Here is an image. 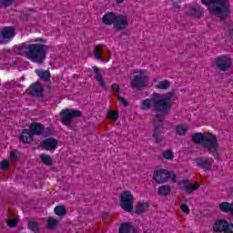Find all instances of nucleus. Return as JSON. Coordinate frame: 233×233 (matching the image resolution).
<instances>
[{
  "label": "nucleus",
  "instance_id": "28",
  "mask_svg": "<svg viewBox=\"0 0 233 233\" xmlns=\"http://www.w3.org/2000/svg\"><path fill=\"white\" fill-rule=\"evenodd\" d=\"M187 131L188 127H187V125H178L176 127V133L177 134V136H185Z\"/></svg>",
  "mask_w": 233,
  "mask_h": 233
},
{
  "label": "nucleus",
  "instance_id": "49",
  "mask_svg": "<svg viewBox=\"0 0 233 233\" xmlns=\"http://www.w3.org/2000/svg\"><path fill=\"white\" fill-rule=\"evenodd\" d=\"M101 61H103L104 63H108L109 61H110V58H108V59H102Z\"/></svg>",
  "mask_w": 233,
  "mask_h": 233
},
{
  "label": "nucleus",
  "instance_id": "29",
  "mask_svg": "<svg viewBox=\"0 0 233 233\" xmlns=\"http://www.w3.org/2000/svg\"><path fill=\"white\" fill-rule=\"evenodd\" d=\"M199 187H200L199 183H195L191 186H189V184H188L185 189V192H186V194H192V192L198 190V188H199Z\"/></svg>",
  "mask_w": 233,
  "mask_h": 233
},
{
  "label": "nucleus",
  "instance_id": "34",
  "mask_svg": "<svg viewBox=\"0 0 233 233\" xmlns=\"http://www.w3.org/2000/svg\"><path fill=\"white\" fill-rule=\"evenodd\" d=\"M93 54L95 56V58L98 59V60H101V56H102V53H101V46H96L93 51Z\"/></svg>",
  "mask_w": 233,
  "mask_h": 233
},
{
  "label": "nucleus",
  "instance_id": "15",
  "mask_svg": "<svg viewBox=\"0 0 233 233\" xmlns=\"http://www.w3.org/2000/svg\"><path fill=\"white\" fill-rule=\"evenodd\" d=\"M45 126L38 122H33L29 126V131H31L33 137L43 136V134H45Z\"/></svg>",
  "mask_w": 233,
  "mask_h": 233
},
{
  "label": "nucleus",
  "instance_id": "9",
  "mask_svg": "<svg viewBox=\"0 0 233 233\" xmlns=\"http://www.w3.org/2000/svg\"><path fill=\"white\" fill-rule=\"evenodd\" d=\"M215 65L221 72H227L232 68V58L227 55H222L215 59Z\"/></svg>",
  "mask_w": 233,
  "mask_h": 233
},
{
  "label": "nucleus",
  "instance_id": "43",
  "mask_svg": "<svg viewBox=\"0 0 233 233\" xmlns=\"http://www.w3.org/2000/svg\"><path fill=\"white\" fill-rule=\"evenodd\" d=\"M227 225L228 227H226L224 233H233V223L230 224L229 222H228Z\"/></svg>",
  "mask_w": 233,
  "mask_h": 233
},
{
  "label": "nucleus",
  "instance_id": "33",
  "mask_svg": "<svg viewBox=\"0 0 233 233\" xmlns=\"http://www.w3.org/2000/svg\"><path fill=\"white\" fill-rule=\"evenodd\" d=\"M163 157L170 161L174 159V152H172L170 149H167L163 152Z\"/></svg>",
  "mask_w": 233,
  "mask_h": 233
},
{
  "label": "nucleus",
  "instance_id": "2",
  "mask_svg": "<svg viewBox=\"0 0 233 233\" xmlns=\"http://www.w3.org/2000/svg\"><path fill=\"white\" fill-rule=\"evenodd\" d=\"M19 56H23L36 65H43L46 61V54H48V46L45 44H30L25 42L17 46Z\"/></svg>",
  "mask_w": 233,
  "mask_h": 233
},
{
  "label": "nucleus",
  "instance_id": "38",
  "mask_svg": "<svg viewBox=\"0 0 233 233\" xmlns=\"http://www.w3.org/2000/svg\"><path fill=\"white\" fill-rule=\"evenodd\" d=\"M19 152L17 150H13L10 153V157L13 159V161H19Z\"/></svg>",
  "mask_w": 233,
  "mask_h": 233
},
{
  "label": "nucleus",
  "instance_id": "42",
  "mask_svg": "<svg viewBox=\"0 0 233 233\" xmlns=\"http://www.w3.org/2000/svg\"><path fill=\"white\" fill-rule=\"evenodd\" d=\"M111 88L114 92L116 94H121V89L119 88V85L117 84H112Z\"/></svg>",
  "mask_w": 233,
  "mask_h": 233
},
{
  "label": "nucleus",
  "instance_id": "32",
  "mask_svg": "<svg viewBox=\"0 0 233 233\" xmlns=\"http://www.w3.org/2000/svg\"><path fill=\"white\" fill-rule=\"evenodd\" d=\"M107 117L112 121H117L119 118V111H108Z\"/></svg>",
  "mask_w": 233,
  "mask_h": 233
},
{
  "label": "nucleus",
  "instance_id": "40",
  "mask_svg": "<svg viewBox=\"0 0 233 233\" xmlns=\"http://www.w3.org/2000/svg\"><path fill=\"white\" fill-rule=\"evenodd\" d=\"M169 179L171 178L172 183H177V176H176V172L168 171Z\"/></svg>",
  "mask_w": 233,
  "mask_h": 233
},
{
  "label": "nucleus",
  "instance_id": "1",
  "mask_svg": "<svg viewBox=\"0 0 233 233\" xmlns=\"http://www.w3.org/2000/svg\"><path fill=\"white\" fill-rule=\"evenodd\" d=\"M174 101H176V94L167 92L162 96L159 93H153L151 100L147 98L141 102V110H149L153 103V112L156 114L153 118V137L156 143L163 141V137H161L165 130L163 121L172 110Z\"/></svg>",
  "mask_w": 233,
  "mask_h": 233
},
{
  "label": "nucleus",
  "instance_id": "45",
  "mask_svg": "<svg viewBox=\"0 0 233 233\" xmlns=\"http://www.w3.org/2000/svg\"><path fill=\"white\" fill-rule=\"evenodd\" d=\"M6 223L8 225V227H11V228H14V227H15L17 225V221L16 220H6Z\"/></svg>",
  "mask_w": 233,
  "mask_h": 233
},
{
  "label": "nucleus",
  "instance_id": "7",
  "mask_svg": "<svg viewBox=\"0 0 233 233\" xmlns=\"http://www.w3.org/2000/svg\"><path fill=\"white\" fill-rule=\"evenodd\" d=\"M120 207L126 212H132L134 209V195H132V192L127 190L121 194Z\"/></svg>",
  "mask_w": 233,
  "mask_h": 233
},
{
  "label": "nucleus",
  "instance_id": "24",
  "mask_svg": "<svg viewBox=\"0 0 233 233\" xmlns=\"http://www.w3.org/2000/svg\"><path fill=\"white\" fill-rule=\"evenodd\" d=\"M172 192V187L169 185L160 186L158 187L159 196H168Z\"/></svg>",
  "mask_w": 233,
  "mask_h": 233
},
{
  "label": "nucleus",
  "instance_id": "48",
  "mask_svg": "<svg viewBox=\"0 0 233 233\" xmlns=\"http://www.w3.org/2000/svg\"><path fill=\"white\" fill-rule=\"evenodd\" d=\"M116 3H117L118 5H121V4L125 3V0H116Z\"/></svg>",
  "mask_w": 233,
  "mask_h": 233
},
{
  "label": "nucleus",
  "instance_id": "36",
  "mask_svg": "<svg viewBox=\"0 0 233 233\" xmlns=\"http://www.w3.org/2000/svg\"><path fill=\"white\" fill-rule=\"evenodd\" d=\"M57 227V219L56 218H49L47 220V228H56Z\"/></svg>",
  "mask_w": 233,
  "mask_h": 233
},
{
  "label": "nucleus",
  "instance_id": "22",
  "mask_svg": "<svg viewBox=\"0 0 233 233\" xmlns=\"http://www.w3.org/2000/svg\"><path fill=\"white\" fill-rule=\"evenodd\" d=\"M148 208H150V204L148 202H138L135 209V214H138L139 216L147 211Z\"/></svg>",
  "mask_w": 233,
  "mask_h": 233
},
{
  "label": "nucleus",
  "instance_id": "23",
  "mask_svg": "<svg viewBox=\"0 0 233 233\" xmlns=\"http://www.w3.org/2000/svg\"><path fill=\"white\" fill-rule=\"evenodd\" d=\"M218 208L220 212H224L225 214H231L232 213V202H222L219 204Z\"/></svg>",
  "mask_w": 233,
  "mask_h": 233
},
{
  "label": "nucleus",
  "instance_id": "25",
  "mask_svg": "<svg viewBox=\"0 0 233 233\" xmlns=\"http://www.w3.org/2000/svg\"><path fill=\"white\" fill-rule=\"evenodd\" d=\"M40 159L44 165H46L47 167H52L54 165V160H52V157L46 154H41Z\"/></svg>",
  "mask_w": 233,
  "mask_h": 233
},
{
  "label": "nucleus",
  "instance_id": "16",
  "mask_svg": "<svg viewBox=\"0 0 233 233\" xmlns=\"http://www.w3.org/2000/svg\"><path fill=\"white\" fill-rule=\"evenodd\" d=\"M19 139L20 141H22V143L29 145V143H32V141H34V135L32 134L30 129H23Z\"/></svg>",
  "mask_w": 233,
  "mask_h": 233
},
{
  "label": "nucleus",
  "instance_id": "11",
  "mask_svg": "<svg viewBox=\"0 0 233 233\" xmlns=\"http://www.w3.org/2000/svg\"><path fill=\"white\" fill-rule=\"evenodd\" d=\"M195 162L197 163L198 167H199V168L204 170V172H208L210 168H212V165H214V158L200 157L196 158Z\"/></svg>",
  "mask_w": 233,
  "mask_h": 233
},
{
  "label": "nucleus",
  "instance_id": "14",
  "mask_svg": "<svg viewBox=\"0 0 233 233\" xmlns=\"http://www.w3.org/2000/svg\"><path fill=\"white\" fill-rule=\"evenodd\" d=\"M58 145L59 141L54 137L46 138L41 142L42 148L45 150H49L50 152H55Z\"/></svg>",
  "mask_w": 233,
  "mask_h": 233
},
{
  "label": "nucleus",
  "instance_id": "19",
  "mask_svg": "<svg viewBox=\"0 0 233 233\" xmlns=\"http://www.w3.org/2000/svg\"><path fill=\"white\" fill-rule=\"evenodd\" d=\"M117 16V15H115L114 12H109L106 13L103 17H102V22L104 23V25H113L116 23V17Z\"/></svg>",
  "mask_w": 233,
  "mask_h": 233
},
{
  "label": "nucleus",
  "instance_id": "10",
  "mask_svg": "<svg viewBox=\"0 0 233 233\" xmlns=\"http://www.w3.org/2000/svg\"><path fill=\"white\" fill-rule=\"evenodd\" d=\"M153 179L157 183V185H163V183H167L170 179V174L167 169H157L153 173Z\"/></svg>",
  "mask_w": 233,
  "mask_h": 233
},
{
  "label": "nucleus",
  "instance_id": "21",
  "mask_svg": "<svg viewBox=\"0 0 233 233\" xmlns=\"http://www.w3.org/2000/svg\"><path fill=\"white\" fill-rule=\"evenodd\" d=\"M35 74L38 76L39 79H42V81L50 83V77L52 76L49 70L36 69Z\"/></svg>",
  "mask_w": 233,
  "mask_h": 233
},
{
  "label": "nucleus",
  "instance_id": "5",
  "mask_svg": "<svg viewBox=\"0 0 233 233\" xmlns=\"http://www.w3.org/2000/svg\"><path fill=\"white\" fill-rule=\"evenodd\" d=\"M135 75L131 80V88L134 90H142L145 88V85L148 83V76L145 75V70H139L136 72Z\"/></svg>",
  "mask_w": 233,
  "mask_h": 233
},
{
  "label": "nucleus",
  "instance_id": "26",
  "mask_svg": "<svg viewBox=\"0 0 233 233\" xmlns=\"http://www.w3.org/2000/svg\"><path fill=\"white\" fill-rule=\"evenodd\" d=\"M187 14L189 17H197L198 19H200V17L203 16V13L196 8H190Z\"/></svg>",
  "mask_w": 233,
  "mask_h": 233
},
{
  "label": "nucleus",
  "instance_id": "3",
  "mask_svg": "<svg viewBox=\"0 0 233 233\" xmlns=\"http://www.w3.org/2000/svg\"><path fill=\"white\" fill-rule=\"evenodd\" d=\"M192 142L197 145H202L208 154H211L215 159L219 161V144L218 143V137L212 133L203 134L195 133L192 136Z\"/></svg>",
  "mask_w": 233,
  "mask_h": 233
},
{
  "label": "nucleus",
  "instance_id": "52",
  "mask_svg": "<svg viewBox=\"0 0 233 233\" xmlns=\"http://www.w3.org/2000/svg\"><path fill=\"white\" fill-rule=\"evenodd\" d=\"M48 131H50V127H47V128L46 129V132H48Z\"/></svg>",
  "mask_w": 233,
  "mask_h": 233
},
{
  "label": "nucleus",
  "instance_id": "44",
  "mask_svg": "<svg viewBox=\"0 0 233 233\" xmlns=\"http://www.w3.org/2000/svg\"><path fill=\"white\" fill-rule=\"evenodd\" d=\"M117 99L120 103H122L124 106H128V102L127 101V99H125V97L118 96Z\"/></svg>",
  "mask_w": 233,
  "mask_h": 233
},
{
  "label": "nucleus",
  "instance_id": "20",
  "mask_svg": "<svg viewBox=\"0 0 233 233\" xmlns=\"http://www.w3.org/2000/svg\"><path fill=\"white\" fill-rule=\"evenodd\" d=\"M93 72L95 74V77H96L98 85L102 88H105L106 86V84H105V78H103V75H101V72L99 71V67H97L96 66H94Z\"/></svg>",
  "mask_w": 233,
  "mask_h": 233
},
{
  "label": "nucleus",
  "instance_id": "8",
  "mask_svg": "<svg viewBox=\"0 0 233 233\" xmlns=\"http://www.w3.org/2000/svg\"><path fill=\"white\" fill-rule=\"evenodd\" d=\"M15 37L14 26H5L0 31V45H8Z\"/></svg>",
  "mask_w": 233,
  "mask_h": 233
},
{
  "label": "nucleus",
  "instance_id": "18",
  "mask_svg": "<svg viewBox=\"0 0 233 233\" xmlns=\"http://www.w3.org/2000/svg\"><path fill=\"white\" fill-rule=\"evenodd\" d=\"M228 221L225 219H218L217 220L213 225V230L214 232H225L227 227H228Z\"/></svg>",
  "mask_w": 233,
  "mask_h": 233
},
{
  "label": "nucleus",
  "instance_id": "51",
  "mask_svg": "<svg viewBox=\"0 0 233 233\" xmlns=\"http://www.w3.org/2000/svg\"><path fill=\"white\" fill-rule=\"evenodd\" d=\"M230 216L233 218V202H232V208H231V215Z\"/></svg>",
  "mask_w": 233,
  "mask_h": 233
},
{
  "label": "nucleus",
  "instance_id": "50",
  "mask_svg": "<svg viewBox=\"0 0 233 233\" xmlns=\"http://www.w3.org/2000/svg\"><path fill=\"white\" fill-rule=\"evenodd\" d=\"M229 35H230V37H232V35H233V29H231V30L229 31Z\"/></svg>",
  "mask_w": 233,
  "mask_h": 233
},
{
  "label": "nucleus",
  "instance_id": "37",
  "mask_svg": "<svg viewBox=\"0 0 233 233\" xmlns=\"http://www.w3.org/2000/svg\"><path fill=\"white\" fill-rule=\"evenodd\" d=\"M14 0H0V6H12Z\"/></svg>",
  "mask_w": 233,
  "mask_h": 233
},
{
  "label": "nucleus",
  "instance_id": "35",
  "mask_svg": "<svg viewBox=\"0 0 233 233\" xmlns=\"http://www.w3.org/2000/svg\"><path fill=\"white\" fill-rule=\"evenodd\" d=\"M178 187H180L181 190H187V187L189 185L188 179H182L177 182Z\"/></svg>",
  "mask_w": 233,
  "mask_h": 233
},
{
  "label": "nucleus",
  "instance_id": "27",
  "mask_svg": "<svg viewBox=\"0 0 233 233\" xmlns=\"http://www.w3.org/2000/svg\"><path fill=\"white\" fill-rule=\"evenodd\" d=\"M156 88H157L158 90H168V88H170V81L168 80L160 81L156 86Z\"/></svg>",
  "mask_w": 233,
  "mask_h": 233
},
{
  "label": "nucleus",
  "instance_id": "41",
  "mask_svg": "<svg viewBox=\"0 0 233 233\" xmlns=\"http://www.w3.org/2000/svg\"><path fill=\"white\" fill-rule=\"evenodd\" d=\"M180 210H182V212H184L185 214H190V208H188V205H187V204H182L180 206Z\"/></svg>",
  "mask_w": 233,
  "mask_h": 233
},
{
  "label": "nucleus",
  "instance_id": "13",
  "mask_svg": "<svg viewBox=\"0 0 233 233\" xmlns=\"http://www.w3.org/2000/svg\"><path fill=\"white\" fill-rule=\"evenodd\" d=\"M44 92L45 90L43 89V86L35 83L31 84L27 89V94L33 97H43Z\"/></svg>",
  "mask_w": 233,
  "mask_h": 233
},
{
  "label": "nucleus",
  "instance_id": "47",
  "mask_svg": "<svg viewBox=\"0 0 233 233\" xmlns=\"http://www.w3.org/2000/svg\"><path fill=\"white\" fill-rule=\"evenodd\" d=\"M32 43H46L44 38H36L32 40Z\"/></svg>",
  "mask_w": 233,
  "mask_h": 233
},
{
  "label": "nucleus",
  "instance_id": "6",
  "mask_svg": "<svg viewBox=\"0 0 233 233\" xmlns=\"http://www.w3.org/2000/svg\"><path fill=\"white\" fill-rule=\"evenodd\" d=\"M83 114L79 110L76 109H63L60 113L61 123L65 125V127H70L72 125V119L74 117H81Z\"/></svg>",
  "mask_w": 233,
  "mask_h": 233
},
{
  "label": "nucleus",
  "instance_id": "17",
  "mask_svg": "<svg viewBox=\"0 0 233 233\" xmlns=\"http://www.w3.org/2000/svg\"><path fill=\"white\" fill-rule=\"evenodd\" d=\"M118 233H137V229L130 222H124L120 224Z\"/></svg>",
  "mask_w": 233,
  "mask_h": 233
},
{
  "label": "nucleus",
  "instance_id": "12",
  "mask_svg": "<svg viewBox=\"0 0 233 233\" xmlns=\"http://www.w3.org/2000/svg\"><path fill=\"white\" fill-rule=\"evenodd\" d=\"M127 26H128V17L125 15H117L113 28L118 32H123Z\"/></svg>",
  "mask_w": 233,
  "mask_h": 233
},
{
  "label": "nucleus",
  "instance_id": "30",
  "mask_svg": "<svg viewBox=\"0 0 233 233\" xmlns=\"http://www.w3.org/2000/svg\"><path fill=\"white\" fill-rule=\"evenodd\" d=\"M27 227L29 230H32V232H39V223L35 221H29Z\"/></svg>",
  "mask_w": 233,
  "mask_h": 233
},
{
  "label": "nucleus",
  "instance_id": "46",
  "mask_svg": "<svg viewBox=\"0 0 233 233\" xmlns=\"http://www.w3.org/2000/svg\"><path fill=\"white\" fill-rule=\"evenodd\" d=\"M173 8L179 10L181 8V5H179V2H174L172 4Z\"/></svg>",
  "mask_w": 233,
  "mask_h": 233
},
{
  "label": "nucleus",
  "instance_id": "39",
  "mask_svg": "<svg viewBox=\"0 0 233 233\" xmlns=\"http://www.w3.org/2000/svg\"><path fill=\"white\" fill-rule=\"evenodd\" d=\"M9 167H10V162H8V160H3L0 163L1 170H8Z\"/></svg>",
  "mask_w": 233,
  "mask_h": 233
},
{
  "label": "nucleus",
  "instance_id": "4",
  "mask_svg": "<svg viewBox=\"0 0 233 233\" xmlns=\"http://www.w3.org/2000/svg\"><path fill=\"white\" fill-rule=\"evenodd\" d=\"M202 5L209 7L210 14H214L219 17L220 21H227V17L230 13V3L228 0H201Z\"/></svg>",
  "mask_w": 233,
  "mask_h": 233
},
{
  "label": "nucleus",
  "instance_id": "31",
  "mask_svg": "<svg viewBox=\"0 0 233 233\" xmlns=\"http://www.w3.org/2000/svg\"><path fill=\"white\" fill-rule=\"evenodd\" d=\"M55 213L56 216H65L66 214V208H65V206H56L55 208Z\"/></svg>",
  "mask_w": 233,
  "mask_h": 233
}]
</instances>
